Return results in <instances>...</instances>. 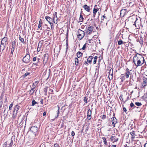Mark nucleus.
I'll use <instances>...</instances> for the list:
<instances>
[{
  "mask_svg": "<svg viewBox=\"0 0 147 147\" xmlns=\"http://www.w3.org/2000/svg\"><path fill=\"white\" fill-rule=\"evenodd\" d=\"M7 38L6 37H4L2 40L1 41V44L2 45H6L7 44Z\"/></svg>",
  "mask_w": 147,
  "mask_h": 147,
  "instance_id": "11",
  "label": "nucleus"
},
{
  "mask_svg": "<svg viewBox=\"0 0 147 147\" xmlns=\"http://www.w3.org/2000/svg\"><path fill=\"white\" fill-rule=\"evenodd\" d=\"M68 41H67V42H66V51H67L68 47Z\"/></svg>",
  "mask_w": 147,
  "mask_h": 147,
  "instance_id": "42",
  "label": "nucleus"
},
{
  "mask_svg": "<svg viewBox=\"0 0 147 147\" xmlns=\"http://www.w3.org/2000/svg\"><path fill=\"white\" fill-rule=\"evenodd\" d=\"M101 22H102V21L104 20V18L102 17L101 19Z\"/></svg>",
  "mask_w": 147,
  "mask_h": 147,
  "instance_id": "58",
  "label": "nucleus"
},
{
  "mask_svg": "<svg viewBox=\"0 0 147 147\" xmlns=\"http://www.w3.org/2000/svg\"><path fill=\"white\" fill-rule=\"evenodd\" d=\"M146 144H147V143H146L144 145V147H146Z\"/></svg>",
  "mask_w": 147,
  "mask_h": 147,
  "instance_id": "61",
  "label": "nucleus"
},
{
  "mask_svg": "<svg viewBox=\"0 0 147 147\" xmlns=\"http://www.w3.org/2000/svg\"><path fill=\"white\" fill-rule=\"evenodd\" d=\"M19 40L22 43H24L25 42H24V38H21L20 35H19Z\"/></svg>",
  "mask_w": 147,
  "mask_h": 147,
  "instance_id": "29",
  "label": "nucleus"
},
{
  "mask_svg": "<svg viewBox=\"0 0 147 147\" xmlns=\"http://www.w3.org/2000/svg\"><path fill=\"white\" fill-rule=\"evenodd\" d=\"M38 129L37 127L35 126L32 127L30 129V131L32 132L34 136H35L37 133Z\"/></svg>",
  "mask_w": 147,
  "mask_h": 147,
  "instance_id": "5",
  "label": "nucleus"
},
{
  "mask_svg": "<svg viewBox=\"0 0 147 147\" xmlns=\"http://www.w3.org/2000/svg\"><path fill=\"white\" fill-rule=\"evenodd\" d=\"M84 102L85 103H86L87 102V101L86 97H84Z\"/></svg>",
  "mask_w": 147,
  "mask_h": 147,
  "instance_id": "43",
  "label": "nucleus"
},
{
  "mask_svg": "<svg viewBox=\"0 0 147 147\" xmlns=\"http://www.w3.org/2000/svg\"><path fill=\"white\" fill-rule=\"evenodd\" d=\"M135 131H132L131 132H130V134L131 136V139L132 141H134V138L135 137L136 135L135 134Z\"/></svg>",
  "mask_w": 147,
  "mask_h": 147,
  "instance_id": "9",
  "label": "nucleus"
},
{
  "mask_svg": "<svg viewBox=\"0 0 147 147\" xmlns=\"http://www.w3.org/2000/svg\"><path fill=\"white\" fill-rule=\"evenodd\" d=\"M46 112H44L43 113V116H45L46 115Z\"/></svg>",
  "mask_w": 147,
  "mask_h": 147,
  "instance_id": "57",
  "label": "nucleus"
},
{
  "mask_svg": "<svg viewBox=\"0 0 147 147\" xmlns=\"http://www.w3.org/2000/svg\"><path fill=\"white\" fill-rule=\"evenodd\" d=\"M141 20H139L136 18L135 21V23L133 25H135L136 27H140V25L141 24V22H140Z\"/></svg>",
  "mask_w": 147,
  "mask_h": 147,
  "instance_id": "6",
  "label": "nucleus"
},
{
  "mask_svg": "<svg viewBox=\"0 0 147 147\" xmlns=\"http://www.w3.org/2000/svg\"><path fill=\"white\" fill-rule=\"evenodd\" d=\"M130 107H136L135 106L134 104L131 102V103L130 104Z\"/></svg>",
  "mask_w": 147,
  "mask_h": 147,
  "instance_id": "40",
  "label": "nucleus"
},
{
  "mask_svg": "<svg viewBox=\"0 0 147 147\" xmlns=\"http://www.w3.org/2000/svg\"><path fill=\"white\" fill-rule=\"evenodd\" d=\"M16 45V42L14 41L12 42L11 44L12 48L11 49V53L12 54H13L14 51L15 49V47Z\"/></svg>",
  "mask_w": 147,
  "mask_h": 147,
  "instance_id": "13",
  "label": "nucleus"
},
{
  "mask_svg": "<svg viewBox=\"0 0 147 147\" xmlns=\"http://www.w3.org/2000/svg\"><path fill=\"white\" fill-rule=\"evenodd\" d=\"M133 60L136 67L142 65L145 61L144 57L138 53L135 55Z\"/></svg>",
  "mask_w": 147,
  "mask_h": 147,
  "instance_id": "1",
  "label": "nucleus"
},
{
  "mask_svg": "<svg viewBox=\"0 0 147 147\" xmlns=\"http://www.w3.org/2000/svg\"><path fill=\"white\" fill-rule=\"evenodd\" d=\"M36 85H37L36 84H35V83H33L32 84V88L33 89H35Z\"/></svg>",
  "mask_w": 147,
  "mask_h": 147,
  "instance_id": "39",
  "label": "nucleus"
},
{
  "mask_svg": "<svg viewBox=\"0 0 147 147\" xmlns=\"http://www.w3.org/2000/svg\"><path fill=\"white\" fill-rule=\"evenodd\" d=\"M75 64L76 66L78 65L79 64L80 65H81V62H80V61H79L78 59L77 58H75Z\"/></svg>",
  "mask_w": 147,
  "mask_h": 147,
  "instance_id": "19",
  "label": "nucleus"
},
{
  "mask_svg": "<svg viewBox=\"0 0 147 147\" xmlns=\"http://www.w3.org/2000/svg\"><path fill=\"white\" fill-rule=\"evenodd\" d=\"M58 110L57 111V115L56 116V117H55L56 118H57V117H58L59 114V107L58 106Z\"/></svg>",
  "mask_w": 147,
  "mask_h": 147,
  "instance_id": "38",
  "label": "nucleus"
},
{
  "mask_svg": "<svg viewBox=\"0 0 147 147\" xmlns=\"http://www.w3.org/2000/svg\"><path fill=\"white\" fill-rule=\"evenodd\" d=\"M45 18L51 25V27L52 28V26L53 25V24L52 23V22H53V19L50 17L48 16H46Z\"/></svg>",
  "mask_w": 147,
  "mask_h": 147,
  "instance_id": "8",
  "label": "nucleus"
},
{
  "mask_svg": "<svg viewBox=\"0 0 147 147\" xmlns=\"http://www.w3.org/2000/svg\"><path fill=\"white\" fill-rule=\"evenodd\" d=\"M39 24L42 25V20L41 19H40L39 22Z\"/></svg>",
  "mask_w": 147,
  "mask_h": 147,
  "instance_id": "54",
  "label": "nucleus"
},
{
  "mask_svg": "<svg viewBox=\"0 0 147 147\" xmlns=\"http://www.w3.org/2000/svg\"><path fill=\"white\" fill-rule=\"evenodd\" d=\"M102 18H105L106 19H107V17H106L105 16V15H103V16H102Z\"/></svg>",
  "mask_w": 147,
  "mask_h": 147,
  "instance_id": "55",
  "label": "nucleus"
},
{
  "mask_svg": "<svg viewBox=\"0 0 147 147\" xmlns=\"http://www.w3.org/2000/svg\"><path fill=\"white\" fill-rule=\"evenodd\" d=\"M53 147H59V145L57 143L55 144Z\"/></svg>",
  "mask_w": 147,
  "mask_h": 147,
  "instance_id": "46",
  "label": "nucleus"
},
{
  "mask_svg": "<svg viewBox=\"0 0 147 147\" xmlns=\"http://www.w3.org/2000/svg\"><path fill=\"white\" fill-rule=\"evenodd\" d=\"M93 27L92 26L89 27L87 30V33L90 34L91 33L93 30Z\"/></svg>",
  "mask_w": 147,
  "mask_h": 147,
  "instance_id": "15",
  "label": "nucleus"
},
{
  "mask_svg": "<svg viewBox=\"0 0 147 147\" xmlns=\"http://www.w3.org/2000/svg\"><path fill=\"white\" fill-rule=\"evenodd\" d=\"M30 56L28 53L24 57L23 61L26 63H28L30 61Z\"/></svg>",
  "mask_w": 147,
  "mask_h": 147,
  "instance_id": "3",
  "label": "nucleus"
},
{
  "mask_svg": "<svg viewBox=\"0 0 147 147\" xmlns=\"http://www.w3.org/2000/svg\"><path fill=\"white\" fill-rule=\"evenodd\" d=\"M49 55L48 53L45 54L43 58V62L44 63H46L48 59Z\"/></svg>",
  "mask_w": 147,
  "mask_h": 147,
  "instance_id": "12",
  "label": "nucleus"
},
{
  "mask_svg": "<svg viewBox=\"0 0 147 147\" xmlns=\"http://www.w3.org/2000/svg\"><path fill=\"white\" fill-rule=\"evenodd\" d=\"M106 118V116L105 115H103L102 117V119H105Z\"/></svg>",
  "mask_w": 147,
  "mask_h": 147,
  "instance_id": "52",
  "label": "nucleus"
},
{
  "mask_svg": "<svg viewBox=\"0 0 147 147\" xmlns=\"http://www.w3.org/2000/svg\"><path fill=\"white\" fill-rule=\"evenodd\" d=\"M57 12H55L53 14L54 15H53V16L54 17H57Z\"/></svg>",
  "mask_w": 147,
  "mask_h": 147,
  "instance_id": "51",
  "label": "nucleus"
},
{
  "mask_svg": "<svg viewBox=\"0 0 147 147\" xmlns=\"http://www.w3.org/2000/svg\"><path fill=\"white\" fill-rule=\"evenodd\" d=\"M6 46L1 44L0 47V50H2L3 51L5 49Z\"/></svg>",
  "mask_w": 147,
  "mask_h": 147,
  "instance_id": "27",
  "label": "nucleus"
},
{
  "mask_svg": "<svg viewBox=\"0 0 147 147\" xmlns=\"http://www.w3.org/2000/svg\"><path fill=\"white\" fill-rule=\"evenodd\" d=\"M39 60H40L39 58H38L37 59V61H38H38H39Z\"/></svg>",
  "mask_w": 147,
  "mask_h": 147,
  "instance_id": "62",
  "label": "nucleus"
},
{
  "mask_svg": "<svg viewBox=\"0 0 147 147\" xmlns=\"http://www.w3.org/2000/svg\"><path fill=\"white\" fill-rule=\"evenodd\" d=\"M93 57L92 56H90L87 59V61L89 63H91L92 62V60L93 59Z\"/></svg>",
  "mask_w": 147,
  "mask_h": 147,
  "instance_id": "22",
  "label": "nucleus"
},
{
  "mask_svg": "<svg viewBox=\"0 0 147 147\" xmlns=\"http://www.w3.org/2000/svg\"><path fill=\"white\" fill-rule=\"evenodd\" d=\"M136 18L135 17H133L131 16L129 18V19L128 21L132 23H135V21L136 19Z\"/></svg>",
  "mask_w": 147,
  "mask_h": 147,
  "instance_id": "14",
  "label": "nucleus"
},
{
  "mask_svg": "<svg viewBox=\"0 0 147 147\" xmlns=\"http://www.w3.org/2000/svg\"><path fill=\"white\" fill-rule=\"evenodd\" d=\"M84 32L80 29H79L78 31V37L80 40L82 39L85 36Z\"/></svg>",
  "mask_w": 147,
  "mask_h": 147,
  "instance_id": "2",
  "label": "nucleus"
},
{
  "mask_svg": "<svg viewBox=\"0 0 147 147\" xmlns=\"http://www.w3.org/2000/svg\"><path fill=\"white\" fill-rule=\"evenodd\" d=\"M97 56H95L94 58V61H93V63L94 64H95L96 61V60L97 59Z\"/></svg>",
  "mask_w": 147,
  "mask_h": 147,
  "instance_id": "33",
  "label": "nucleus"
},
{
  "mask_svg": "<svg viewBox=\"0 0 147 147\" xmlns=\"http://www.w3.org/2000/svg\"><path fill=\"white\" fill-rule=\"evenodd\" d=\"M40 102L41 104H43V100L42 98H41L40 100Z\"/></svg>",
  "mask_w": 147,
  "mask_h": 147,
  "instance_id": "50",
  "label": "nucleus"
},
{
  "mask_svg": "<svg viewBox=\"0 0 147 147\" xmlns=\"http://www.w3.org/2000/svg\"><path fill=\"white\" fill-rule=\"evenodd\" d=\"M38 81H35L34 82V83H35V84H36V85L38 84Z\"/></svg>",
  "mask_w": 147,
  "mask_h": 147,
  "instance_id": "56",
  "label": "nucleus"
},
{
  "mask_svg": "<svg viewBox=\"0 0 147 147\" xmlns=\"http://www.w3.org/2000/svg\"><path fill=\"white\" fill-rule=\"evenodd\" d=\"M36 103V102L34 100H33L32 101V105L34 106L35 104Z\"/></svg>",
  "mask_w": 147,
  "mask_h": 147,
  "instance_id": "35",
  "label": "nucleus"
},
{
  "mask_svg": "<svg viewBox=\"0 0 147 147\" xmlns=\"http://www.w3.org/2000/svg\"><path fill=\"white\" fill-rule=\"evenodd\" d=\"M98 11V9H96L94 8L93 10V17L94 18L96 13Z\"/></svg>",
  "mask_w": 147,
  "mask_h": 147,
  "instance_id": "23",
  "label": "nucleus"
},
{
  "mask_svg": "<svg viewBox=\"0 0 147 147\" xmlns=\"http://www.w3.org/2000/svg\"><path fill=\"white\" fill-rule=\"evenodd\" d=\"M85 63H86V64H88V63H89L88 62H87V61H85Z\"/></svg>",
  "mask_w": 147,
  "mask_h": 147,
  "instance_id": "60",
  "label": "nucleus"
},
{
  "mask_svg": "<svg viewBox=\"0 0 147 147\" xmlns=\"http://www.w3.org/2000/svg\"><path fill=\"white\" fill-rule=\"evenodd\" d=\"M92 111L89 108L87 112V118L88 120L91 119Z\"/></svg>",
  "mask_w": 147,
  "mask_h": 147,
  "instance_id": "10",
  "label": "nucleus"
},
{
  "mask_svg": "<svg viewBox=\"0 0 147 147\" xmlns=\"http://www.w3.org/2000/svg\"><path fill=\"white\" fill-rule=\"evenodd\" d=\"M15 140V138H13L12 136L11 138L7 141L6 142L7 143V144L8 145H9V146H10V147H11L12 146L13 144V141H14Z\"/></svg>",
  "mask_w": 147,
  "mask_h": 147,
  "instance_id": "7",
  "label": "nucleus"
},
{
  "mask_svg": "<svg viewBox=\"0 0 147 147\" xmlns=\"http://www.w3.org/2000/svg\"><path fill=\"white\" fill-rule=\"evenodd\" d=\"M58 18L57 17H53V22L55 24H57V20Z\"/></svg>",
  "mask_w": 147,
  "mask_h": 147,
  "instance_id": "24",
  "label": "nucleus"
},
{
  "mask_svg": "<svg viewBox=\"0 0 147 147\" xmlns=\"http://www.w3.org/2000/svg\"><path fill=\"white\" fill-rule=\"evenodd\" d=\"M118 138L115 136H112L111 140L113 142H116L118 140Z\"/></svg>",
  "mask_w": 147,
  "mask_h": 147,
  "instance_id": "18",
  "label": "nucleus"
},
{
  "mask_svg": "<svg viewBox=\"0 0 147 147\" xmlns=\"http://www.w3.org/2000/svg\"><path fill=\"white\" fill-rule=\"evenodd\" d=\"M36 60V57H33V61H35Z\"/></svg>",
  "mask_w": 147,
  "mask_h": 147,
  "instance_id": "49",
  "label": "nucleus"
},
{
  "mask_svg": "<svg viewBox=\"0 0 147 147\" xmlns=\"http://www.w3.org/2000/svg\"><path fill=\"white\" fill-rule=\"evenodd\" d=\"M135 104L138 106H140L142 105V104L139 102H136L135 103Z\"/></svg>",
  "mask_w": 147,
  "mask_h": 147,
  "instance_id": "37",
  "label": "nucleus"
},
{
  "mask_svg": "<svg viewBox=\"0 0 147 147\" xmlns=\"http://www.w3.org/2000/svg\"><path fill=\"white\" fill-rule=\"evenodd\" d=\"M83 7L85 10L88 12H89L90 10V8L89 6L87 5H85L83 6Z\"/></svg>",
  "mask_w": 147,
  "mask_h": 147,
  "instance_id": "17",
  "label": "nucleus"
},
{
  "mask_svg": "<svg viewBox=\"0 0 147 147\" xmlns=\"http://www.w3.org/2000/svg\"><path fill=\"white\" fill-rule=\"evenodd\" d=\"M82 53L80 52H78L77 54V56L78 58H80L82 56Z\"/></svg>",
  "mask_w": 147,
  "mask_h": 147,
  "instance_id": "26",
  "label": "nucleus"
},
{
  "mask_svg": "<svg viewBox=\"0 0 147 147\" xmlns=\"http://www.w3.org/2000/svg\"><path fill=\"white\" fill-rule=\"evenodd\" d=\"M127 12L126 9H123L120 11V15L122 16H123L126 14Z\"/></svg>",
  "mask_w": 147,
  "mask_h": 147,
  "instance_id": "16",
  "label": "nucleus"
},
{
  "mask_svg": "<svg viewBox=\"0 0 147 147\" xmlns=\"http://www.w3.org/2000/svg\"><path fill=\"white\" fill-rule=\"evenodd\" d=\"M139 42L141 45H142L143 44V42L142 39L140 40Z\"/></svg>",
  "mask_w": 147,
  "mask_h": 147,
  "instance_id": "48",
  "label": "nucleus"
},
{
  "mask_svg": "<svg viewBox=\"0 0 147 147\" xmlns=\"http://www.w3.org/2000/svg\"><path fill=\"white\" fill-rule=\"evenodd\" d=\"M7 142H5L3 144V146L4 147H6L7 146Z\"/></svg>",
  "mask_w": 147,
  "mask_h": 147,
  "instance_id": "44",
  "label": "nucleus"
},
{
  "mask_svg": "<svg viewBox=\"0 0 147 147\" xmlns=\"http://www.w3.org/2000/svg\"><path fill=\"white\" fill-rule=\"evenodd\" d=\"M111 147H116V145H112L111 146Z\"/></svg>",
  "mask_w": 147,
  "mask_h": 147,
  "instance_id": "59",
  "label": "nucleus"
},
{
  "mask_svg": "<svg viewBox=\"0 0 147 147\" xmlns=\"http://www.w3.org/2000/svg\"><path fill=\"white\" fill-rule=\"evenodd\" d=\"M117 123L116 119L115 117L113 118L112 121V123L113 124V126L114 127L115 126V124Z\"/></svg>",
  "mask_w": 147,
  "mask_h": 147,
  "instance_id": "25",
  "label": "nucleus"
},
{
  "mask_svg": "<svg viewBox=\"0 0 147 147\" xmlns=\"http://www.w3.org/2000/svg\"><path fill=\"white\" fill-rule=\"evenodd\" d=\"M13 105V104L12 103H11L10 104V105H9V110H11V108L12 107Z\"/></svg>",
  "mask_w": 147,
  "mask_h": 147,
  "instance_id": "41",
  "label": "nucleus"
},
{
  "mask_svg": "<svg viewBox=\"0 0 147 147\" xmlns=\"http://www.w3.org/2000/svg\"><path fill=\"white\" fill-rule=\"evenodd\" d=\"M123 111L125 112H126L127 109L125 107H123Z\"/></svg>",
  "mask_w": 147,
  "mask_h": 147,
  "instance_id": "53",
  "label": "nucleus"
},
{
  "mask_svg": "<svg viewBox=\"0 0 147 147\" xmlns=\"http://www.w3.org/2000/svg\"><path fill=\"white\" fill-rule=\"evenodd\" d=\"M123 41L122 40H119L118 41V44L119 45H121L123 44Z\"/></svg>",
  "mask_w": 147,
  "mask_h": 147,
  "instance_id": "34",
  "label": "nucleus"
},
{
  "mask_svg": "<svg viewBox=\"0 0 147 147\" xmlns=\"http://www.w3.org/2000/svg\"><path fill=\"white\" fill-rule=\"evenodd\" d=\"M30 74V73L28 72H26L25 73L24 75H23V77L24 78H25L28 75Z\"/></svg>",
  "mask_w": 147,
  "mask_h": 147,
  "instance_id": "36",
  "label": "nucleus"
},
{
  "mask_svg": "<svg viewBox=\"0 0 147 147\" xmlns=\"http://www.w3.org/2000/svg\"><path fill=\"white\" fill-rule=\"evenodd\" d=\"M129 69H127L126 72L125 74V77L126 78H128L129 77V75L130 74V72L129 71Z\"/></svg>",
  "mask_w": 147,
  "mask_h": 147,
  "instance_id": "21",
  "label": "nucleus"
},
{
  "mask_svg": "<svg viewBox=\"0 0 147 147\" xmlns=\"http://www.w3.org/2000/svg\"><path fill=\"white\" fill-rule=\"evenodd\" d=\"M89 41V43H91V42H90V40H89V41Z\"/></svg>",
  "mask_w": 147,
  "mask_h": 147,
  "instance_id": "63",
  "label": "nucleus"
},
{
  "mask_svg": "<svg viewBox=\"0 0 147 147\" xmlns=\"http://www.w3.org/2000/svg\"><path fill=\"white\" fill-rule=\"evenodd\" d=\"M75 134L74 132L73 131H72L71 132V135L72 136H74Z\"/></svg>",
  "mask_w": 147,
  "mask_h": 147,
  "instance_id": "45",
  "label": "nucleus"
},
{
  "mask_svg": "<svg viewBox=\"0 0 147 147\" xmlns=\"http://www.w3.org/2000/svg\"><path fill=\"white\" fill-rule=\"evenodd\" d=\"M89 45V44L86 43L83 46L82 49L83 50H84L86 48V46H88V45Z\"/></svg>",
  "mask_w": 147,
  "mask_h": 147,
  "instance_id": "30",
  "label": "nucleus"
},
{
  "mask_svg": "<svg viewBox=\"0 0 147 147\" xmlns=\"http://www.w3.org/2000/svg\"><path fill=\"white\" fill-rule=\"evenodd\" d=\"M34 89H33L32 88L30 90V94L32 95L33 94L35 91Z\"/></svg>",
  "mask_w": 147,
  "mask_h": 147,
  "instance_id": "28",
  "label": "nucleus"
},
{
  "mask_svg": "<svg viewBox=\"0 0 147 147\" xmlns=\"http://www.w3.org/2000/svg\"><path fill=\"white\" fill-rule=\"evenodd\" d=\"M102 139L103 140V142L104 143V144L105 145H107V141L106 140V139L105 137H103L102 138Z\"/></svg>",
  "mask_w": 147,
  "mask_h": 147,
  "instance_id": "32",
  "label": "nucleus"
},
{
  "mask_svg": "<svg viewBox=\"0 0 147 147\" xmlns=\"http://www.w3.org/2000/svg\"><path fill=\"white\" fill-rule=\"evenodd\" d=\"M68 41V39L66 40V42Z\"/></svg>",
  "mask_w": 147,
  "mask_h": 147,
  "instance_id": "64",
  "label": "nucleus"
},
{
  "mask_svg": "<svg viewBox=\"0 0 147 147\" xmlns=\"http://www.w3.org/2000/svg\"><path fill=\"white\" fill-rule=\"evenodd\" d=\"M81 10H82V9H81ZM82 11L81 10V12L80 16V17L79 18V22H82L84 20V18L82 16Z\"/></svg>",
  "mask_w": 147,
  "mask_h": 147,
  "instance_id": "20",
  "label": "nucleus"
},
{
  "mask_svg": "<svg viewBox=\"0 0 147 147\" xmlns=\"http://www.w3.org/2000/svg\"><path fill=\"white\" fill-rule=\"evenodd\" d=\"M20 107V106L18 105H17L15 106L13 112V118H15L16 116L17 113L18 111L19 110Z\"/></svg>",
  "mask_w": 147,
  "mask_h": 147,
  "instance_id": "4",
  "label": "nucleus"
},
{
  "mask_svg": "<svg viewBox=\"0 0 147 147\" xmlns=\"http://www.w3.org/2000/svg\"><path fill=\"white\" fill-rule=\"evenodd\" d=\"M39 43H40V42H39V43H38V48H37V51L38 52H39L40 51V48L42 47V45H39Z\"/></svg>",
  "mask_w": 147,
  "mask_h": 147,
  "instance_id": "31",
  "label": "nucleus"
},
{
  "mask_svg": "<svg viewBox=\"0 0 147 147\" xmlns=\"http://www.w3.org/2000/svg\"><path fill=\"white\" fill-rule=\"evenodd\" d=\"M41 26H42V25L38 24V28L39 29L40 28V30H42V28H41Z\"/></svg>",
  "mask_w": 147,
  "mask_h": 147,
  "instance_id": "47",
  "label": "nucleus"
}]
</instances>
